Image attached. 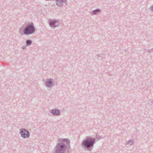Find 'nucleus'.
<instances>
[{"mask_svg":"<svg viewBox=\"0 0 153 153\" xmlns=\"http://www.w3.org/2000/svg\"><path fill=\"white\" fill-rule=\"evenodd\" d=\"M71 153L72 150L70 146V142L68 138H60L53 149L54 153Z\"/></svg>","mask_w":153,"mask_h":153,"instance_id":"obj_1","label":"nucleus"},{"mask_svg":"<svg viewBox=\"0 0 153 153\" xmlns=\"http://www.w3.org/2000/svg\"><path fill=\"white\" fill-rule=\"evenodd\" d=\"M96 142L95 138L87 136L82 141L81 146L85 150L90 152L92 150Z\"/></svg>","mask_w":153,"mask_h":153,"instance_id":"obj_2","label":"nucleus"},{"mask_svg":"<svg viewBox=\"0 0 153 153\" xmlns=\"http://www.w3.org/2000/svg\"><path fill=\"white\" fill-rule=\"evenodd\" d=\"M35 29L33 23H29L24 28L23 33L25 35H29L34 33Z\"/></svg>","mask_w":153,"mask_h":153,"instance_id":"obj_3","label":"nucleus"},{"mask_svg":"<svg viewBox=\"0 0 153 153\" xmlns=\"http://www.w3.org/2000/svg\"><path fill=\"white\" fill-rule=\"evenodd\" d=\"M43 81L45 83L46 87L48 88H52L55 85V82L52 79H44Z\"/></svg>","mask_w":153,"mask_h":153,"instance_id":"obj_4","label":"nucleus"},{"mask_svg":"<svg viewBox=\"0 0 153 153\" xmlns=\"http://www.w3.org/2000/svg\"><path fill=\"white\" fill-rule=\"evenodd\" d=\"M19 134L21 136L24 138H28L30 135L29 131L25 128H21L20 129Z\"/></svg>","mask_w":153,"mask_h":153,"instance_id":"obj_5","label":"nucleus"},{"mask_svg":"<svg viewBox=\"0 0 153 153\" xmlns=\"http://www.w3.org/2000/svg\"><path fill=\"white\" fill-rule=\"evenodd\" d=\"M48 21L49 25L51 27L54 28L58 26V25H56V24L59 22V19H50Z\"/></svg>","mask_w":153,"mask_h":153,"instance_id":"obj_6","label":"nucleus"},{"mask_svg":"<svg viewBox=\"0 0 153 153\" xmlns=\"http://www.w3.org/2000/svg\"><path fill=\"white\" fill-rule=\"evenodd\" d=\"M67 0H56V5L59 7L63 6L64 4H67Z\"/></svg>","mask_w":153,"mask_h":153,"instance_id":"obj_7","label":"nucleus"},{"mask_svg":"<svg viewBox=\"0 0 153 153\" xmlns=\"http://www.w3.org/2000/svg\"><path fill=\"white\" fill-rule=\"evenodd\" d=\"M50 112L54 116H59L60 114L61 111L60 110L55 108L51 110Z\"/></svg>","mask_w":153,"mask_h":153,"instance_id":"obj_8","label":"nucleus"},{"mask_svg":"<svg viewBox=\"0 0 153 153\" xmlns=\"http://www.w3.org/2000/svg\"><path fill=\"white\" fill-rule=\"evenodd\" d=\"M101 10L99 9H97L96 10H93L90 12V14L93 15L98 14L100 12Z\"/></svg>","mask_w":153,"mask_h":153,"instance_id":"obj_9","label":"nucleus"},{"mask_svg":"<svg viewBox=\"0 0 153 153\" xmlns=\"http://www.w3.org/2000/svg\"><path fill=\"white\" fill-rule=\"evenodd\" d=\"M32 43V41L30 39L27 40L26 41V45L27 46L31 45Z\"/></svg>","mask_w":153,"mask_h":153,"instance_id":"obj_10","label":"nucleus"},{"mask_svg":"<svg viewBox=\"0 0 153 153\" xmlns=\"http://www.w3.org/2000/svg\"><path fill=\"white\" fill-rule=\"evenodd\" d=\"M103 137H102L101 136L99 135L96 134V139H97V140H100L101 139H103Z\"/></svg>","mask_w":153,"mask_h":153,"instance_id":"obj_11","label":"nucleus"},{"mask_svg":"<svg viewBox=\"0 0 153 153\" xmlns=\"http://www.w3.org/2000/svg\"><path fill=\"white\" fill-rule=\"evenodd\" d=\"M127 143L129 145L131 146L134 143V141L133 140H129L128 141Z\"/></svg>","mask_w":153,"mask_h":153,"instance_id":"obj_12","label":"nucleus"},{"mask_svg":"<svg viewBox=\"0 0 153 153\" xmlns=\"http://www.w3.org/2000/svg\"><path fill=\"white\" fill-rule=\"evenodd\" d=\"M23 30V28L22 27H21L19 30V34L21 35H23L24 33Z\"/></svg>","mask_w":153,"mask_h":153,"instance_id":"obj_13","label":"nucleus"},{"mask_svg":"<svg viewBox=\"0 0 153 153\" xmlns=\"http://www.w3.org/2000/svg\"><path fill=\"white\" fill-rule=\"evenodd\" d=\"M144 50L146 52L152 53V51L153 50V49H145Z\"/></svg>","mask_w":153,"mask_h":153,"instance_id":"obj_14","label":"nucleus"},{"mask_svg":"<svg viewBox=\"0 0 153 153\" xmlns=\"http://www.w3.org/2000/svg\"><path fill=\"white\" fill-rule=\"evenodd\" d=\"M149 9L153 12V4L150 6L149 8Z\"/></svg>","mask_w":153,"mask_h":153,"instance_id":"obj_15","label":"nucleus"},{"mask_svg":"<svg viewBox=\"0 0 153 153\" xmlns=\"http://www.w3.org/2000/svg\"><path fill=\"white\" fill-rule=\"evenodd\" d=\"M102 54H100L96 55V56L97 58H98L100 57H102Z\"/></svg>","mask_w":153,"mask_h":153,"instance_id":"obj_16","label":"nucleus"},{"mask_svg":"<svg viewBox=\"0 0 153 153\" xmlns=\"http://www.w3.org/2000/svg\"><path fill=\"white\" fill-rule=\"evenodd\" d=\"M22 48L23 49H24L26 48V46H23L22 47Z\"/></svg>","mask_w":153,"mask_h":153,"instance_id":"obj_17","label":"nucleus"},{"mask_svg":"<svg viewBox=\"0 0 153 153\" xmlns=\"http://www.w3.org/2000/svg\"><path fill=\"white\" fill-rule=\"evenodd\" d=\"M42 153H45V152H42Z\"/></svg>","mask_w":153,"mask_h":153,"instance_id":"obj_18","label":"nucleus"},{"mask_svg":"<svg viewBox=\"0 0 153 153\" xmlns=\"http://www.w3.org/2000/svg\"><path fill=\"white\" fill-rule=\"evenodd\" d=\"M152 103H153V102H152Z\"/></svg>","mask_w":153,"mask_h":153,"instance_id":"obj_19","label":"nucleus"}]
</instances>
